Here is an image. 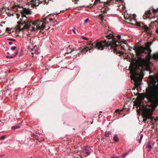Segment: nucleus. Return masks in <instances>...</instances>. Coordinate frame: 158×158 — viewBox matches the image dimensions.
I'll use <instances>...</instances> for the list:
<instances>
[{
	"label": "nucleus",
	"instance_id": "f257e3e1",
	"mask_svg": "<svg viewBox=\"0 0 158 158\" xmlns=\"http://www.w3.org/2000/svg\"><path fill=\"white\" fill-rule=\"evenodd\" d=\"M146 47L143 45L135 47L133 50L135 51L136 56L138 57V59L135 58H132L131 59L130 62H131L128 70L130 71V73L132 74L136 72V70L139 69L140 67L143 66L145 63L146 60L142 58L143 54L148 53V55L151 56V53L152 50L150 46L152 43L149 42Z\"/></svg>",
	"mask_w": 158,
	"mask_h": 158
},
{
	"label": "nucleus",
	"instance_id": "f03ea898",
	"mask_svg": "<svg viewBox=\"0 0 158 158\" xmlns=\"http://www.w3.org/2000/svg\"><path fill=\"white\" fill-rule=\"evenodd\" d=\"M106 38V42L109 44L111 47H109L107 48H104L106 49H108L110 51V50L113 49L114 53H116L117 55H118L120 56L123 55L124 52H122L119 51H117V49L116 48L119 46H121L120 50L125 51L124 48L125 46L124 45H122L123 44H126V40L124 39H121V35H118L116 36L114 35L113 34V32L108 30V34L105 36Z\"/></svg>",
	"mask_w": 158,
	"mask_h": 158
},
{
	"label": "nucleus",
	"instance_id": "7ed1b4c3",
	"mask_svg": "<svg viewBox=\"0 0 158 158\" xmlns=\"http://www.w3.org/2000/svg\"><path fill=\"white\" fill-rule=\"evenodd\" d=\"M110 45V44H108L106 42V40H97L93 43L87 44L86 46L79 48V50H80V51L79 52L77 53V54L76 55V57H77L78 56H80L82 53H85L88 51L89 52H91L94 48L103 50L104 48H107L110 47H111Z\"/></svg>",
	"mask_w": 158,
	"mask_h": 158
},
{
	"label": "nucleus",
	"instance_id": "20e7f679",
	"mask_svg": "<svg viewBox=\"0 0 158 158\" xmlns=\"http://www.w3.org/2000/svg\"><path fill=\"white\" fill-rule=\"evenodd\" d=\"M154 85H152L150 84L146 88V92L145 93H142L138 95L135 100V102L137 105L140 106L142 101L145 98H146L148 100H151L150 97L151 95L154 94V90L156 88Z\"/></svg>",
	"mask_w": 158,
	"mask_h": 158
},
{
	"label": "nucleus",
	"instance_id": "39448f33",
	"mask_svg": "<svg viewBox=\"0 0 158 158\" xmlns=\"http://www.w3.org/2000/svg\"><path fill=\"white\" fill-rule=\"evenodd\" d=\"M17 24L18 25L15 27V30L17 31L20 32L26 29L28 30L30 28L32 25H36L37 22L27 19L23 20V18L22 17L20 19V21L17 22Z\"/></svg>",
	"mask_w": 158,
	"mask_h": 158
},
{
	"label": "nucleus",
	"instance_id": "423d86ee",
	"mask_svg": "<svg viewBox=\"0 0 158 158\" xmlns=\"http://www.w3.org/2000/svg\"><path fill=\"white\" fill-rule=\"evenodd\" d=\"M52 14L48 15L47 16L45 17L44 15H43L41 19H38L35 22H37V29L43 30L45 27L46 24H48L49 22L48 21V20L49 22L52 21L53 19L50 18V16Z\"/></svg>",
	"mask_w": 158,
	"mask_h": 158
},
{
	"label": "nucleus",
	"instance_id": "0eeeda50",
	"mask_svg": "<svg viewBox=\"0 0 158 158\" xmlns=\"http://www.w3.org/2000/svg\"><path fill=\"white\" fill-rule=\"evenodd\" d=\"M154 91V94L150 97L151 100L148 101L151 103L150 106L155 110L158 105V88L156 87Z\"/></svg>",
	"mask_w": 158,
	"mask_h": 158
},
{
	"label": "nucleus",
	"instance_id": "6e6552de",
	"mask_svg": "<svg viewBox=\"0 0 158 158\" xmlns=\"http://www.w3.org/2000/svg\"><path fill=\"white\" fill-rule=\"evenodd\" d=\"M136 25L141 27L148 36L152 37L153 35L152 31H151V28L147 26L144 22H136Z\"/></svg>",
	"mask_w": 158,
	"mask_h": 158
},
{
	"label": "nucleus",
	"instance_id": "1a4fd4ad",
	"mask_svg": "<svg viewBox=\"0 0 158 158\" xmlns=\"http://www.w3.org/2000/svg\"><path fill=\"white\" fill-rule=\"evenodd\" d=\"M140 108L142 111V115L143 118H148V116L153 115V110L151 109L143 106L140 107Z\"/></svg>",
	"mask_w": 158,
	"mask_h": 158
},
{
	"label": "nucleus",
	"instance_id": "9d476101",
	"mask_svg": "<svg viewBox=\"0 0 158 158\" xmlns=\"http://www.w3.org/2000/svg\"><path fill=\"white\" fill-rule=\"evenodd\" d=\"M139 77L135 76L134 77V81L135 82L134 85L137 88H138L139 86L140 85L139 83L138 82V81H141L142 78L143 77L144 74L143 71H140V73L139 74Z\"/></svg>",
	"mask_w": 158,
	"mask_h": 158
},
{
	"label": "nucleus",
	"instance_id": "9b49d317",
	"mask_svg": "<svg viewBox=\"0 0 158 158\" xmlns=\"http://www.w3.org/2000/svg\"><path fill=\"white\" fill-rule=\"evenodd\" d=\"M155 16V15L152 14L150 8L148 10L145 11L144 15H143V17L144 19H151L152 18H154Z\"/></svg>",
	"mask_w": 158,
	"mask_h": 158
},
{
	"label": "nucleus",
	"instance_id": "f8f14e48",
	"mask_svg": "<svg viewBox=\"0 0 158 158\" xmlns=\"http://www.w3.org/2000/svg\"><path fill=\"white\" fill-rule=\"evenodd\" d=\"M91 150L90 148L88 146H85L82 149V152L85 153L87 156L89 155L90 154L91 152L90 150Z\"/></svg>",
	"mask_w": 158,
	"mask_h": 158
},
{
	"label": "nucleus",
	"instance_id": "ddd939ff",
	"mask_svg": "<svg viewBox=\"0 0 158 158\" xmlns=\"http://www.w3.org/2000/svg\"><path fill=\"white\" fill-rule=\"evenodd\" d=\"M118 0H106V1L104 3V5H107L108 6H109L116 3V2H118Z\"/></svg>",
	"mask_w": 158,
	"mask_h": 158
},
{
	"label": "nucleus",
	"instance_id": "4468645a",
	"mask_svg": "<svg viewBox=\"0 0 158 158\" xmlns=\"http://www.w3.org/2000/svg\"><path fill=\"white\" fill-rule=\"evenodd\" d=\"M93 119L91 118H89L87 119V121L85 122L83 124V126H86L85 128H88V126L90 124L93 123Z\"/></svg>",
	"mask_w": 158,
	"mask_h": 158
},
{
	"label": "nucleus",
	"instance_id": "2eb2a0df",
	"mask_svg": "<svg viewBox=\"0 0 158 158\" xmlns=\"http://www.w3.org/2000/svg\"><path fill=\"white\" fill-rule=\"evenodd\" d=\"M102 2L100 0H95L94 1V3L92 4H90V5H88L86 6V8H90V9H92L93 6H95L97 5L98 3H100V4H101V3H102Z\"/></svg>",
	"mask_w": 158,
	"mask_h": 158
},
{
	"label": "nucleus",
	"instance_id": "dca6fc26",
	"mask_svg": "<svg viewBox=\"0 0 158 158\" xmlns=\"http://www.w3.org/2000/svg\"><path fill=\"white\" fill-rule=\"evenodd\" d=\"M22 10L27 15H31L32 14V11L29 8L24 7Z\"/></svg>",
	"mask_w": 158,
	"mask_h": 158
},
{
	"label": "nucleus",
	"instance_id": "f3484780",
	"mask_svg": "<svg viewBox=\"0 0 158 158\" xmlns=\"http://www.w3.org/2000/svg\"><path fill=\"white\" fill-rule=\"evenodd\" d=\"M151 143L150 141H148L147 143V144L146 147V149H148V152H149L151 149L152 148V146L150 145Z\"/></svg>",
	"mask_w": 158,
	"mask_h": 158
},
{
	"label": "nucleus",
	"instance_id": "a211bd4d",
	"mask_svg": "<svg viewBox=\"0 0 158 158\" xmlns=\"http://www.w3.org/2000/svg\"><path fill=\"white\" fill-rule=\"evenodd\" d=\"M22 121L20 123L16 124L15 126H12L11 127L12 130H15L16 129L19 128L21 127V125Z\"/></svg>",
	"mask_w": 158,
	"mask_h": 158
},
{
	"label": "nucleus",
	"instance_id": "6ab92c4d",
	"mask_svg": "<svg viewBox=\"0 0 158 158\" xmlns=\"http://www.w3.org/2000/svg\"><path fill=\"white\" fill-rule=\"evenodd\" d=\"M18 53V50H16L14 54H12L11 56H6V58H9L11 59L15 57Z\"/></svg>",
	"mask_w": 158,
	"mask_h": 158
},
{
	"label": "nucleus",
	"instance_id": "aec40b11",
	"mask_svg": "<svg viewBox=\"0 0 158 158\" xmlns=\"http://www.w3.org/2000/svg\"><path fill=\"white\" fill-rule=\"evenodd\" d=\"M31 137H33L35 139H36L37 141H39V137L37 135L34 134L33 133H32L31 135Z\"/></svg>",
	"mask_w": 158,
	"mask_h": 158
},
{
	"label": "nucleus",
	"instance_id": "412c9836",
	"mask_svg": "<svg viewBox=\"0 0 158 158\" xmlns=\"http://www.w3.org/2000/svg\"><path fill=\"white\" fill-rule=\"evenodd\" d=\"M67 52L65 53V54H69V53H72L75 50L74 49L71 50L69 48H67Z\"/></svg>",
	"mask_w": 158,
	"mask_h": 158
},
{
	"label": "nucleus",
	"instance_id": "4be33fe9",
	"mask_svg": "<svg viewBox=\"0 0 158 158\" xmlns=\"http://www.w3.org/2000/svg\"><path fill=\"white\" fill-rule=\"evenodd\" d=\"M152 58L155 60H158V52L153 54L152 56Z\"/></svg>",
	"mask_w": 158,
	"mask_h": 158
},
{
	"label": "nucleus",
	"instance_id": "5701e85b",
	"mask_svg": "<svg viewBox=\"0 0 158 158\" xmlns=\"http://www.w3.org/2000/svg\"><path fill=\"white\" fill-rule=\"evenodd\" d=\"M105 2H102V3H101V4H100V3L99 4V7H101V9L100 8V10L102 9L103 7H107L108 6H107V5H104V3H105Z\"/></svg>",
	"mask_w": 158,
	"mask_h": 158
},
{
	"label": "nucleus",
	"instance_id": "b1692460",
	"mask_svg": "<svg viewBox=\"0 0 158 158\" xmlns=\"http://www.w3.org/2000/svg\"><path fill=\"white\" fill-rule=\"evenodd\" d=\"M111 134H112V133L111 131H106L105 132L104 136H105L106 137H109V135H111Z\"/></svg>",
	"mask_w": 158,
	"mask_h": 158
},
{
	"label": "nucleus",
	"instance_id": "393cba45",
	"mask_svg": "<svg viewBox=\"0 0 158 158\" xmlns=\"http://www.w3.org/2000/svg\"><path fill=\"white\" fill-rule=\"evenodd\" d=\"M136 15L135 14H134L133 15V16L132 17H133V18H134V20L135 21V24H134V23H129L130 24H131L132 25H136V22H137L136 21V19H135V18H136Z\"/></svg>",
	"mask_w": 158,
	"mask_h": 158
},
{
	"label": "nucleus",
	"instance_id": "a878e982",
	"mask_svg": "<svg viewBox=\"0 0 158 158\" xmlns=\"http://www.w3.org/2000/svg\"><path fill=\"white\" fill-rule=\"evenodd\" d=\"M113 139L114 142H116L119 141V138L118 137L117 135H115L113 137Z\"/></svg>",
	"mask_w": 158,
	"mask_h": 158
},
{
	"label": "nucleus",
	"instance_id": "bb28decb",
	"mask_svg": "<svg viewBox=\"0 0 158 158\" xmlns=\"http://www.w3.org/2000/svg\"><path fill=\"white\" fill-rule=\"evenodd\" d=\"M152 13L154 14V15H155V14H156L158 12V8L156 9L152 8Z\"/></svg>",
	"mask_w": 158,
	"mask_h": 158
},
{
	"label": "nucleus",
	"instance_id": "cd10ccee",
	"mask_svg": "<svg viewBox=\"0 0 158 158\" xmlns=\"http://www.w3.org/2000/svg\"><path fill=\"white\" fill-rule=\"evenodd\" d=\"M99 18L100 19V20L102 21L104 19V16L102 14H100L98 15Z\"/></svg>",
	"mask_w": 158,
	"mask_h": 158
},
{
	"label": "nucleus",
	"instance_id": "c85d7f7f",
	"mask_svg": "<svg viewBox=\"0 0 158 158\" xmlns=\"http://www.w3.org/2000/svg\"><path fill=\"white\" fill-rule=\"evenodd\" d=\"M110 8L107 6V7H106L105 8L103 11H102L101 12H102L103 13H106V11L109 10Z\"/></svg>",
	"mask_w": 158,
	"mask_h": 158
},
{
	"label": "nucleus",
	"instance_id": "c756f323",
	"mask_svg": "<svg viewBox=\"0 0 158 158\" xmlns=\"http://www.w3.org/2000/svg\"><path fill=\"white\" fill-rule=\"evenodd\" d=\"M20 13L21 14V17H23H23H25L26 18V19H27V17L26 15H27L24 14V13L22 10L20 11Z\"/></svg>",
	"mask_w": 158,
	"mask_h": 158
},
{
	"label": "nucleus",
	"instance_id": "7c9ffc66",
	"mask_svg": "<svg viewBox=\"0 0 158 158\" xmlns=\"http://www.w3.org/2000/svg\"><path fill=\"white\" fill-rule=\"evenodd\" d=\"M14 4H15V6L16 7H17L19 8H22L23 9L24 8L23 6H21L17 4L16 2L14 3Z\"/></svg>",
	"mask_w": 158,
	"mask_h": 158
},
{
	"label": "nucleus",
	"instance_id": "2f4dec72",
	"mask_svg": "<svg viewBox=\"0 0 158 158\" xmlns=\"http://www.w3.org/2000/svg\"><path fill=\"white\" fill-rule=\"evenodd\" d=\"M143 118V122H144V123H148V121H147V120L148 119H149V118H148V117Z\"/></svg>",
	"mask_w": 158,
	"mask_h": 158
},
{
	"label": "nucleus",
	"instance_id": "473e14b6",
	"mask_svg": "<svg viewBox=\"0 0 158 158\" xmlns=\"http://www.w3.org/2000/svg\"><path fill=\"white\" fill-rule=\"evenodd\" d=\"M143 134H140V138H139V139H138L139 143H141V141L142 138L143 137Z\"/></svg>",
	"mask_w": 158,
	"mask_h": 158
},
{
	"label": "nucleus",
	"instance_id": "72a5a7b5",
	"mask_svg": "<svg viewBox=\"0 0 158 158\" xmlns=\"http://www.w3.org/2000/svg\"><path fill=\"white\" fill-rule=\"evenodd\" d=\"M128 20H129V21L131 22L134 19V18H133V17L131 16H129L128 18Z\"/></svg>",
	"mask_w": 158,
	"mask_h": 158
},
{
	"label": "nucleus",
	"instance_id": "f704fd0d",
	"mask_svg": "<svg viewBox=\"0 0 158 158\" xmlns=\"http://www.w3.org/2000/svg\"><path fill=\"white\" fill-rule=\"evenodd\" d=\"M128 154V152H127L123 153V154L121 156L122 158H124L125 157V156H126Z\"/></svg>",
	"mask_w": 158,
	"mask_h": 158
},
{
	"label": "nucleus",
	"instance_id": "c9c22d12",
	"mask_svg": "<svg viewBox=\"0 0 158 158\" xmlns=\"http://www.w3.org/2000/svg\"><path fill=\"white\" fill-rule=\"evenodd\" d=\"M124 109H125V108L123 107V109H122L121 110H120V112H119V113H118V116H120V115H122L123 114L122 113V111H123V110Z\"/></svg>",
	"mask_w": 158,
	"mask_h": 158
},
{
	"label": "nucleus",
	"instance_id": "e433bc0d",
	"mask_svg": "<svg viewBox=\"0 0 158 158\" xmlns=\"http://www.w3.org/2000/svg\"><path fill=\"white\" fill-rule=\"evenodd\" d=\"M85 6V5H83V6H81L80 7V8L78 7H76L75 8H74L75 9H77V8H78L77 9V10H81V8H81V7H86V6Z\"/></svg>",
	"mask_w": 158,
	"mask_h": 158
},
{
	"label": "nucleus",
	"instance_id": "4c0bfd02",
	"mask_svg": "<svg viewBox=\"0 0 158 158\" xmlns=\"http://www.w3.org/2000/svg\"><path fill=\"white\" fill-rule=\"evenodd\" d=\"M30 4L31 5V7L33 8H34L35 7L37 6V5H36V3H30Z\"/></svg>",
	"mask_w": 158,
	"mask_h": 158
},
{
	"label": "nucleus",
	"instance_id": "58836bf2",
	"mask_svg": "<svg viewBox=\"0 0 158 158\" xmlns=\"http://www.w3.org/2000/svg\"><path fill=\"white\" fill-rule=\"evenodd\" d=\"M6 7H3L2 8H0V12H1L2 14L3 13L2 11H4V9H6Z\"/></svg>",
	"mask_w": 158,
	"mask_h": 158
},
{
	"label": "nucleus",
	"instance_id": "ea45409f",
	"mask_svg": "<svg viewBox=\"0 0 158 158\" xmlns=\"http://www.w3.org/2000/svg\"><path fill=\"white\" fill-rule=\"evenodd\" d=\"M81 38L85 40H88L89 39L88 38L85 37L84 36H82Z\"/></svg>",
	"mask_w": 158,
	"mask_h": 158
},
{
	"label": "nucleus",
	"instance_id": "a19ab883",
	"mask_svg": "<svg viewBox=\"0 0 158 158\" xmlns=\"http://www.w3.org/2000/svg\"><path fill=\"white\" fill-rule=\"evenodd\" d=\"M143 66H142V67H139V68H140V67H141V69H140V70H141V71H143H143H144L145 70V69L143 68ZM137 69L136 71H137ZM136 71L135 72V73H133V74L135 73H136ZM131 74H132V73Z\"/></svg>",
	"mask_w": 158,
	"mask_h": 158
},
{
	"label": "nucleus",
	"instance_id": "79ce46f5",
	"mask_svg": "<svg viewBox=\"0 0 158 158\" xmlns=\"http://www.w3.org/2000/svg\"><path fill=\"white\" fill-rule=\"evenodd\" d=\"M7 40H10L13 41L15 42L16 41V40L15 39H14L12 38H8L7 39Z\"/></svg>",
	"mask_w": 158,
	"mask_h": 158
},
{
	"label": "nucleus",
	"instance_id": "37998d69",
	"mask_svg": "<svg viewBox=\"0 0 158 158\" xmlns=\"http://www.w3.org/2000/svg\"><path fill=\"white\" fill-rule=\"evenodd\" d=\"M11 29H10L9 28L7 27L6 29V31H8V33H9V34H11V32H10L9 31H10Z\"/></svg>",
	"mask_w": 158,
	"mask_h": 158
},
{
	"label": "nucleus",
	"instance_id": "c03bdc74",
	"mask_svg": "<svg viewBox=\"0 0 158 158\" xmlns=\"http://www.w3.org/2000/svg\"><path fill=\"white\" fill-rule=\"evenodd\" d=\"M152 115L151 116H148V118H149V119H150L151 120V121H153V117H152Z\"/></svg>",
	"mask_w": 158,
	"mask_h": 158
},
{
	"label": "nucleus",
	"instance_id": "a18cd8bd",
	"mask_svg": "<svg viewBox=\"0 0 158 158\" xmlns=\"http://www.w3.org/2000/svg\"><path fill=\"white\" fill-rule=\"evenodd\" d=\"M6 138V135H3L1 137L0 139L1 140H4Z\"/></svg>",
	"mask_w": 158,
	"mask_h": 158
},
{
	"label": "nucleus",
	"instance_id": "49530a36",
	"mask_svg": "<svg viewBox=\"0 0 158 158\" xmlns=\"http://www.w3.org/2000/svg\"><path fill=\"white\" fill-rule=\"evenodd\" d=\"M6 13H7V14L8 16H10L11 15H14V14H12L11 15V13L10 11L8 12H6Z\"/></svg>",
	"mask_w": 158,
	"mask_h": 158
},
{
	"label": "nucleus",
	"instance_id": "de8ad7c7",
	"mask_svg": "<svg viewBox=\"0 0 158 158\" xmlns=\"http://www.w3.org/2000/svg\"><path fill=\"white\" fill-rule=\"evenodd\" d=\"M36 0H32L30 1L31 2L30 3H36Z\"/></svg>",
	"mask_w": 158,
	"mask_h": 158
},
{
	"label": "nucleus",
	"instance_id": "09e8293b",
	"mask_svg": "<svg viewBox=\"0 0 158 158\" xmlns=\"http://www.w3.org/2000/svg\"><path fill=\"white\" fill-rule=\"evenodd\" d=\"M151 22V24H153V25L154 24L158 23V21L157 20H156L155 21H152Z\"/></svg>",
	"mask_w": 158,
	"mask_h": 158
},
{
	"label": "nucleus",
	"instance_id": "8fccbe9b",
	"mask_svg": "<svg viewBox=\"0 0 158 158\" xmlns=\"http://www.w3.org/2000/svg\"><path fill=\"white\" fill-rule=\"evenodd\" d=\"M16 48V47L15 46H13L11 48V49L12 51L15 50Z\"/></svg>",
	"mask_w": 158,
	"mask_h": 158
},
{
	"label": "nucleus",
	"instance_id": "3c124183",
	"mask_svg": "<svg viewBox=\"0 0 158 158\" xmlns=\"http://www.w3.org/2000/svg\"><path fill=\"white\" fill-rule=\"evenodd\" d=\"M35 53L36 54L39 53L38 51V49L37 48L35 49Z\"/></svg>",
	"mask_w": 158,
	"mask_h": 158
},
{
	"label": "nucleus",
	"instance_id": "603ef678",
	"mask_svg": "<svg viewBox=\"0 0 158 158\" xmlns=\"http://www.w3.org/2000/svg\"><path fill=\"white\" fill-rule=\"evenodd\" d=\"M23 52L22 51V50H21V52H20L19 55V57H20V56H21L23 55Z\"/></svg>",
	"mask_w": 158,
	"mask_h": 158
},
{
	"label": "nucleus",
	"instance_id": "864d4df0",
	"mask_svg": "<svg viewBox=\"0 0 158 158\" xmlns=\"http://www.w3.org/2000/svg\"><path fill=\"white\" fill-rule=\"evenodd\" d=\"M36 29H38H38H37V28L36 29L34 27H32V29H31V31H35Z\"/></svg>",
	"mask_w": 158,
	"mask_h": 158
},
{
	"label": "nucleus",
	"instance_id": "5fc2aeb1",
	"mask_svg": "<svg viewBox=\"0 0 158 158\" xmlns=\"http://www.w3.org/2000/svg\"><path fill=\"white\" fill-rule=\"evenodd\" d=\"M43 2V1H39V2H38V5L37 6H38L40 4H41L42 3V2Z\"/></svg>",
	"mask_w": 158,
	"mask_h": 158
},
{
	"label": "nucleus",
	"instance_id": "6e6d98bb",
	"mask_svg": "<svg viewBox=\"0 0 158 158\" xmlns=\"http://www.w3.org/2000/svg\"><path fill=\"white\" fill-rule=\"evenodd\" d=\"M89 21V18H87L84 21V23H86Z\"/></svg>",
	"mask_w": 158,
	"mask_h": 158
},
{
	"label": "nucleus",
	"instance_id": "4d7b16f0",
	"mask_svg": "<svg viewBox=\"0 0 158 158\" xmlns=\"http://www.w3.org/2000/svg\"><path fill=\"white\" fill-rule=\"evenodd\" d=\"M16 15L17 16V18L18 19L20 16V15L19 14L17 13L16 14Z\"/></svg>",
	"mask_w": 158,
	"mask_h": 158
},
{
	"label": "nucleus",
	"instance_id": "13d9d810",
	"mask_svg": "<svg viewBox=\"0 0 158 158\" xmlns=\"http://www.w3.org/2000/svg\"><path fill=\"white\" fill-rule=\"evenodd\" d=\"M154 25H153V24H151V23L149 25V27L150 28L151 27H153Z\"/></svg>",
	"mask_w": 158,
	"mask_h": 158
},
{
	"label": "nucleus",
	"instance_id": "bf43d9fd",
	"mask_svg": "<svg viewBox=\"0 0 158 158\" xmlns=\"http://www.w3.org/2000/svg\"><path fill=\"white\" fill-rule=\"evenodd\" d=\"M120 110H119V109H117L115 111V112H118L119 113V112H120Z\"/></svg>",
	"mask_w": 158,
	"mask_h": 158
},
{
	"label": "nucleus",
	"instance_id": "052dcab7",
	"mask_svg": "<svg viewBox=\"0 0 158 158\" xmlns=\"http://www.w3.org/2000/svg\"><path fill=\"white\" fill-rule=\"evenodd\" d=\"M15 7H16L15 6V4H14L13 6L11 7H10V8L11 10H12L14 9Z\"/></svg>",
	"mask_w": 158,
	"mask_h": 158
},
{
	"label": "nucleus",
	"instance_id": "680f3d73",
	"mask_svg": "<svg viewBox=\"0 0 158 158\" xmlns=\"http://www.w3.org/2000/svg\"><path fill=\"white\" fill-rule=\"evenodd\" d=\"M42 140H44V139H41V140H40V139H39V141H38L39 142L41 143L42 142Z\"/></svg>",
	"mask_w": 158,
	"mask_h": 158
},
{
	"label": "nucleus",
	"instance_id": "e2e57ef3",
	"mask_svg": "<svg viewBox=\"0 0 158 158\" xmlns=\"http://www.w3.org/2000/svg\"><path fill=\"white\" fill-rule=\"evenodd\" d=\"M73 32L75 33V34H76V31H75V27H74L73 28Z\"/></svg>",
	"mask_w": 158,
	"mask_h": 158
},
{
	"label": "nucleus",
	"instance_id": "0e129e2a",
	"mask_svg": "<svg viewBox=\"0 0 158 158\" xmlns=\"http://www.w3.org/2000/svg\"><path fill=\"white\" fill-rule=\"evenodd\" d=\"M118 2H124V1L123 0H118Z\"/></svg>",
	"mask_w": 158,
	"mask_h": 158
},
{
	"label": "nucleus",
	"instance_id": "69168bd1",
	"mask_svg": "<svg viewBox=\"0 0 158 158\" xmlns=\"http://www.w3.org/2000/svg\"><path fill=\"white\" fill-rule=\"evenodd\" d=\"M12 44H13V43L12 42H11V41L9 42L8 43V44L9 45H11Z\"/></svg>",
	"mask_w": 158,
	"mask_h": 158
},
{
	"label": "nucleus",
	"instance_id": "338daca9",
	"mask_svg": "<svg viewBox=\"0 0 158 158\" xmlns=\"http://www.w3.org/2000/svg\"><path fill=\"white\" fill-rule=\"evenodd\" d=\"M5 156L4 154H2V155H0V158H1L3 156Z\"/></svg>",
	"mask_w": 158,
	"mask_h": 158
},
{
	"label": "nucleus",
	"instance_id": "774afa93",
	"mask_svg": "<svg viewBox=\"0 0 158 158\" xmlns=\"http://www.w3.org/2000/svg\"><path fill=\"white\" fill-rule=\"evenodd\" d=\"M156 32L158 34V28H157L156 30Z\"/></svg>",
	"mask_w": 158,
	"mask_h": 158
}]
</instances>
